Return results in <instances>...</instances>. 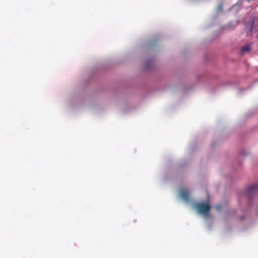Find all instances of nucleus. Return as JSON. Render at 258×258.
Listing matches in <instances>:
<instances>
[{"mask_svg":"<svg viewBox=\"0 0 258 258\" xmlns=\"http://www.w3.org/2000/svg\"><path fill=\"white\" fill-rule=\"evenodd\" d=\"M244 194L248 199H251L253 196L258 195V184H254L248 187L245 191Z\"/></svg>","mask_w":258,"mask_h":258,"instance_id":"2","label":"nucleus"},{"mask_svg":"<svg viewBox=\"0 0 258 258\" xmlns=\"http://www.w3.org/2000/svg\"><path fill=\"white\" fill-rule=\"evenodd\" d=\"M249 1H250V0H247V1H248V2H249Z\"/></svg>","mask_w":258,"mask_h":258,"instance_id":"7","label":"nucleus"},{"mask_svg":"<svg viewBox=\"0 0 258 258\" xmlns=\"http://www.w3.org/2000/svg\"><path fill=\"white\" fill-rule=\"evenodd\" d=\"M250 50V47L249 44H246L244 46H243L240 48V52L241 53H244L247 52H248Z\"/></svg>","mask_w":258,"mask_h":258,"instance_id":"4","label":"nucleus"},{"mask_svg":"<svg viewBox=\"0 0 258 258\" xmlns=\"http://www.w3.org/2000/svg\"><path fill=\"white\" fill-rule=\"evenodd\" d=\"M216 209H217V210H219L220 209V206H216Z\"/></svg>","mask_w":258,"mask_h":258,"instance_id":"5","label":"nucleus"},{"mask_svg":"<svg viewBox=\"0 0 258 258\" xmlns=\"http://www.w3.org/2000/svg\"><path fill=\"white\" fill-rule=\"evenodd\" d=\"M196 208L200 214L208 216L211 207L208 204L199 203L196 204Z\"/></svg>","mask_w":258,"mask_h":258,"instance_id":"1","label":"nucleus"},{"mask_svg":"<svg viewBox=\"0 0 258 258\" xmlns=\"http://www.w3.org/2000/svg\"><path fill=\"white\" fill-rule=\"evenodd\" d=\"M253 26H252V25H251V28H250V31H253Z\"/></svg>","mask_w":258,"mask_h":258,"instance_id":"6","label":"nucleus"},{"mask_svg":"<svg viewBox=\"0 0 258 258\" xmlns=\"http://www.w3.org/2000/svg\"><path fill=\"white\" fill-rule=\"evenodd\" d=\"M180 197L186 202H189L190 201V195L187 190H181L180 191Z\"/></svg>","mask_w":258,"mask_h":258,"instance_id":"3","label":"nucleus"}]
</instances>
